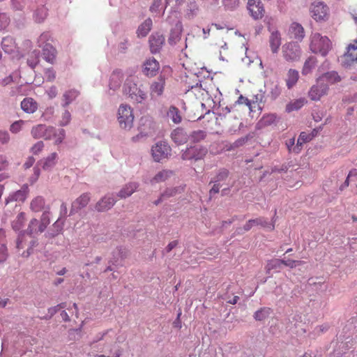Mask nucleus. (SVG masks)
<instances>
[{
	"mask_svg": "<svg viewBox=\"0 0 357 357\" xmlns=\"http://www.w3.org/2000/svg\"><path fill=\"white\" fill-rule=\"evenodd\" d=\"M206 136V132L202 130H197L192 132L190 135H189V138L193 142H199L205 139Z\"/></svg>",
	"mask_w": 357,
	"mask_h": 357,
	"instance_id": "obj_46",
	"label": "nucleus"
},
{
	"mask_svg": "<svg viewBox=\"0 0 357 357\" xmlns=\"http://www.w3.org/2000/svg\"><path fill=\"white\" fill-rule=\"evenodd\" d=\"M21 108L27 114H33L38 109V103L31 98H25L21 102Z\"/></svg>",
	"mask_w": 357,
	"mask_h": 357,
	"instance_id": "obj_29",
	"label": "nucleus"
},
{
	"mask_svg": "<svg viewBox=\"0 0 357 357\" xmlns=\"http://www.w3.org/2000/svg\"><path fill=\"white\" fill-rule=\"evenodd\" d=\"M66 307V303H61L58 304L56 306L51 307L47 310V314L44 317V319H51L57 312H59L61 309H63Z\"/></svg>",
	"mask_w": 357,
	"mask_h": 357,
	"instance_id": "obj_49",
	"label": "nucleus"
},
{
	"mask_svg": "<svg viewBox=\"0 0 357 357\" xmlns=\"http://www.w3.org/2000/svg\"><path fill=\"white\" fill-rule=\"evenodd\" d=\"M116 202V199L114 195L113 194H107L97 202L95 208L99 212L108 211Z\"/></svg>",
	"mask_w": 357,
	"mask_h": 357,
	"instance_id": "obj_14",
	"label": "nucleus"
},
{
	"mask_svg": "<svg viewBox=\"0 0 357 357\" xmlns=\"http://www.w3.org/2000/svg\"><path fill=\"white\" fill-rule=\"evenodd\" d=\"M328 89V84L320 81L318 77L317 84L313 85L309 91V97L312 100H319L323 96L326 94Z\"/></svg>",
	"mask_w": 357,
	"mask_h": 357,
	"instance_id": "obj_12",
	"label": "nucleus"
},
{
	"mask_svg": "<svg viewBox=\"0 0 357 357\" xmlns=\"http://www.w3.org/2000/svg\"><path fill=\"white\" fill-rule=\"evenodd\" d=\"M289 34L291 38L302 41L305 37L304 29L301 24L293 22L289 28Z\"/></svg>",
	"mask_w": 357,
	"mask_h": 357,
	"instance_id": "obj_22",
	"label": "nucleus"
},
{
	"mask_svg": "<svg viewBox=\"0 0 357 357\" xmlns=\"http://www.w3.org/2000/svg\"><path fill=\"white\" fill-rule=\"evenodd\" d=\"M302 49L296 41L285 43L282 46V56L289 63H294L300 61L302 56Z\"/></svg>",
	"mask_w": 357,
	"mask_h": 357,
	"instance_id": "obj_3",
	"label": "nucleus"
},
{
	"mask_svg": "<svg viewBox=\"0 0 357 357\" xmlns=\"http://www.w3.org/2000/svg\"><path fill=\"white\" fill-rule=\"evenodd\" d=\"M139 129L140 134L137 135L136 137H133L132 141L135 142L138 140V139L139 138V135L141 137H145L152 135L153 132H154L155 123L149 117H142L140 120Z\"/></svg>",
	"mask_w": 357,
	"mask_h": 357,
	"instance_id": "obj_11",
	"label": "nucleus"
},
{
	"mask_svg": "<svg viewBox=\"0 0 357 357\" xmlns=\"http://www.w3.org/2000/svg\"><path fill=\"white\" fill-rule=\"evenodd\" d=\"M47 208H50V206L45 204V199L42 196H37L30 203V208L35 213L44 211L47 210Z\"/></svg>",
	"mask_w": 357,
	"mask_h": 357,
	"instance_id": "obj_25",
	"label": "nucleus"
},
{
	"mask_svg": "<svg viewBox=\"0 0 357 357\" xmlns=\"http://www.w3.org/2000/svg\"><path fill=\"white\" fill-rule=\"evenodd\" d=\"M272 312V310L269 307H262L260 310L255 312L254 314V318L257 321H263L268 318Z\"/></svg>",
	"mask_w": 357,
	"mask_h": 357,
	"instance_id": "obj_42",
	"label": "nucleus"
},
{
	"mask_svg": "<svg viewBox=\"0 0 357 357\" xmlns=\"http://www.w3.org/2000/svg\"><path fill=\"white\" fill-rule=\"evenodd\" d=\"M8 254L7 247L4 244H2L0 246V264L5 262L8 258Z\"/></svg>",
	"mask_w": 357,
	"mask_h": 357,
	"instance_id": "obj_61",
	"label": "nucleus"
},
{
	"mask_svg": "<svg viewBox=\"0 0 357 357\" xmlns=\"http://www.w3.org/2000/svg\"><path fill=\"white\" fill-rule=\"evenodd\" d=\"M222 4L228 10H234L238 6L239 0H222Z\"/></svg>",
	"mask_w": 357,
	"mask_h": 357,
	"instance_id": "obj_58",
	"label": "nucleus"
},
{
	"mask_svg": "<svg viewBox=\"0 0 357 357\" xmlns=\"http://www.w3.org/2000/svg\"><path fill=\"white\" fill-rule=\"evenodd\" d=\"M183 190V188L181 187H174V188H169L166 189L162 194V197H165V199L174 197L178 193H181V192Z\"/></svg>",
	"mask_w": 357,
	"mask_h": 357,
	"instance_id": "obj_51",
	"label": "nucleus"
},
{
	"mask_svg": "<svg viewBox=\"0 0 357 357\" xmlns=\"http://www.w3.org/2000/svg\"><path fill=\"white\" fill-rule=\"evenodd\" d=\"M54 134H56V128L46 124L36 125L31 130V135L34 139L48 140L52 139Z\"/></svg>",
	"mask_w": 357,
	"mask_h": 357,
	"instance_id": "obj_6",
	"label": "nucleus"
},
{
	"mask_svg": "<svg viewBox=\"0 0 357 357\" xmlns=\"http://www.w3.org/2000/svg\"><path fill=\"white\" fill-rule=\"evenodd\" d=\"M310 13L314 20L324 21L328 17V8L323 2L315 1L311 5Z\"/></svg>",
	"mask_w": 357,
	"mask_h": 357,
	"instance_id": "obj_9",
	"label": "nucleus"
},
{
	"mask_svg": "<svg viewBox=\"0 0 357 357\" xmlns=\"http://www.w3.org/2000/svg\"><path fill=\"white\" fill-rule=\"evenodd\" d=\"M123 93L137 103L142 102L147 97L143 86H137V78L132 75L126 78L123 86Z\"/></svg>",
	"mask_w": 357,
	"mask_h": 357,
	"instance_id": "obj_1",
	"label": "nucleus"
},
{
	"mask_svg": "<svg viewBox=\"0 0 357 357\" xmlns=\"http://www.w3.org/2000/svg\"><path fill=\"white\" fill-rule=\"evenodd\" d=\"M247 8L255 20L261 19L264 15L265 9L261 0H248Z\"/></svg>",
	"mask_w": 357,
	"mask_h": 357,
	"instance_id": "obj_10",
	"label": "nucleus"
},
{
	"mask_svg": "<svg viewBox=\"0 0 357 357\" xmlns=\"http://www.w3.org/2000/svg\"><path fill=\"white\" fill-rule=\"evenodd\" d=\"M306 102V100L305 98H299L297 100H295L286 106V111L287 112H291L294 110H298L301 109Z\"/></svg>",
	"mask_w": 357,
	"mask_h": 357,
	"instance_id": "obj_40",
	"label": "nucleus"
},
{
	"mask_svg": "<svg viewBox=\"0 0 357 357\" xmlns=\"http://www.w3.org/2000/svg\"><path fill=\"white\" fill-rule=\"evenodd\" d=\"M39 220L36 218H33L29 223L28 228L26 232L30 235L33 234H38L39 232Z\"/></svg>",
	"mask_w": 357,
	"mask_h": 357,
	"instance_id": "obj_44",
	"label": "nucleus"
},
{
	"mask_svg": "<svg viewBox=\"0 0 357 357\" xmlns=\"http://www.w3.org/2000/svg\"><path fill=\"white\" fill-rule=\"evenodd\" d=\"M282 260H283L282 264L286 266H288L291 268H293L298 266H301L304 264L303 261L292 260V259H287V260L282 259Z\"/></svg>",
	"mask_w": 357,
	"mask_h": 357,
	"instance_id": "obj_59",
	"label": "nucleus"
},
{
	"mask_svg": "<svg viewBox=\"0 0 357 357\" xmlns=\"http://www.w3.org/2000/svg\"><path fill=\"white\" fill-rule=\"evenodd\" d=\"M63 225V221L61 220V218H59L58 220L52 225V227L51 229L52 232L50 234L52 236L59 234L62 230Z\"/></svg>",
	"mask_w": 357,
	"mask_h": 357,
	"instance_id": "obj_52",
	"label": "nucleus"
},
{
	"mask_svg": "<svg viewBox=\"0 0 357 357\" xmlns=\"http://www.w3.org/2000/svg\"><path fill=\"white\" fill-rule=\"evenodd\" d=\"M178 13L176 11H172L167 18V21L172 24L175 22V26L171 30L170 36L168 38V43L171 45H176L181 37V33L183 31V25L181 22L178 20Z\"/></svg>",
	"mask_w": 357,
	"mask_h": 357,
	"instance_id": "obj_5",
	"label": "nucleus"
},
{
	"mask_svg": "<svg viewBox=\"0 0 357 357\" xmlns=\"http://www.w3.org/2000/svg\"><path fill=\"white\" fill-rule=\"evenodd\" d=\"M269 45L271 52L277 54L281 45V35L278 30H273L269 37Z\"/></svg>",
	"mask_w": 357,
	"mask_h": 357,
	"instance_id": "obj_24",
	"label": "nucleus"
},
{
	"mask_svg": "<svg viewBox=\"0 0 357 357\" xmlns=\"http://www.w3.org/2000/svg\"><path fill=\"white\" fill-rule=\"evenodd\" d=\"M1 47L7 54L14 52L16 48V44L14 39L10 36H6L3 38L1 42Z\"/></svg>",
	"mask_w": 357,
	"mask_h": 357,
	"instance_id": "obj_36",
	"label": "nucleus"
},
{
	"mask_svg": "<svg viewBox=\"0 0 357 357\" xmlns=\"http://www.w3.org/2000/svg\"><path fill=\"white\" fill-rule=\"evenodd\" d=\"M167 116L174 123H179L181 121V116L179 114L178 109L174 107L171 106L167 112Z\"/></svg>",
	"mask_w": 357,
	"mask_h": 357,
	"instance_id": "obj_41",
	"label": "nucleus"
},
{
	"mask_svg": "<svg viewBox=\"0 0 357 357\" xmlns=\"http://www.w3.org/2000/svg\"><path fill=\"white\" fill-rule=\"evenodd\" d=\"M47 10L45 7L38 8L34 13V19L37 22H42L46 18Z\"/></svg>",
	"mask_w": 357,
	"mask_h": 357,
	"instance_id": "obj_50",
	"label": "nucleus"
},
{
	"mask_svg": "<svg viewBox=\"0 0 357 357\" xmlns=\"http://www.w3.org/2000/svg\"><path fill=\"white\" fill-rule=\"evenodd\" d=\"M317 63V59L314 56H309L304 62L301 73L303 75H307L312 72Z\"/></svg>",
	"mask_w": 357,
	"mask_h": 357,
	"instance_id": "obj_34",
	"label": "nucleus"
},
{
	"mask_svg": "<svg viewBox=\"0 0 357 357\" xmlns=\"http://www.w3.org/2000/svg\"><path fill=\"white\" fill-rule=\"evenodd\" d=\"M39 52L38 50H34L32 52L31 54V58L27 59L28 65L31 68H34L39 61Z\"/></svg>",
	"mask_w": 357,
	"mask_h": 357,
	"instance_id": "obj_54",
	"label": "nucleus"
},
{
	"mask_svg": "<svg viewBox=\"0 0 357 357\" xmlns=\"http://www.w3.org/2000/svg\"><path fill=\"white\" fill-rule=\"evenodd\" d=\"M277 121V116L275 114H264L257 122L256 128L257 129H262L267 126L275 124Z\"/></svg>",
	"mask_w": 357,
	"mask_h": 357,
	"instance_id": "obj_26",
	"label": "nucleus"
},
{
	"mask_svg": "<svg viewBox=\"0 0 357 357\" xmlns=\"http://www.w3.org/2000/svg\"><path fill=\"white\" fill-rule=\"evenodd\" d=\"M39 221V232L42 233L50 223V208H47V210L43 211Z\"/></svg>",
	"mask_w": 357,
	"mask_h": 357,
	"instance_id": "obj_38",
	"label": "nucleus"
},
{
	"mask_svg": "<svg viewBox=\"0 0 357 357\" xmlns=\"http://www.w3.org/2000/svg\"><path fill=\"white\" fill-rule=\"evenodd\" d=\"M79 96V91L75 89H70L64 92L62 96L61 106L66 108L72 103Z\"/></svg>",
	"mask_w": 357,
	"mask_h": 357,
	"instance_id": "obj_30",
	"label": "nucleus"
},
{
	"mask_svg": "<svg viewBox=\"0 0 357 357\" xmlns=\"http://www.w3.org/2000/svg\"><path fill=\"white\" fill-rule=\"evenodd\" d=\"M153 22L151 18L146 19L139 26L137 30L138 37H145L151 30Z\"/></svg>",
	"mask_w": 357,
	"mask_h": 357,
	"instance_id": "obj_33",
	"label": "nucleus"
},
{
	"mask_svg": "<svg viewBox=\"0 0 357 357\" xmlns=\"http://www.w3.org/2000/svg\"><path fill=\"white\" fill-rule=\"evenodd\" d=\"M117 121L121 128L130 130L133 126L134 114L131 107L121 104L117 110Z\"/></svg>",
	"mask_w": 357,
	"mask_h": 357,
	"instance_id": "obj_4",
	"label": "nucleus"
},
{
	"mask_svg": "<svg viewBox=\"0 0 357 357\" xmlns=\"http://www.w3.org/2000/svg\"><path fill=\"white\" fill-rule=\"evenodd\" d=\"M283 260L279 259H273L268 261L266 269L270 271L273 269L280 268L282 264Z\"/></svg>",
	"mask_w": 357,
	"mask_h": 357,
	"instance_id": "obj_55",
	"label": "nucleus"
},
{
	"mask_svg": "<svg viewBox=\"0 0 357 357\" xmlns=\"http://www.w3.org/2000/svg\"><path fill=\"white\" fill-rule=\"evenodd\" d=\"M208 150L206 147L201 146H193L187 148L181 153L183 160H198L204 158L207 153Z\"/></svg>",
	"mask_w": 357,
	"mask_h": 357,
	"instance_id": "obj_8",
	"label": "nucleus"
},
{
	"mask_svg": "<svg viewBox=\"0 0 357 357\" xmlns=\"http://www.w3.org/2000/svg\"><path fill=\"white\" fill-rule=\"evenodd\" d=\"M170 137L176 144L181 145L188 142L189 135L183 128L178 127L172 131Z\"/></svg>",
	"mask_w": 357,
	"mask_h": 357,
	"instance_id": "obj_17",
	"label": "nucleus"
},
{
	"mask_svg": "<svg viewBox=\"0 0 357 357\" xmlns=\"http://www.w3.org/2000/svg\"><path fill=\"white\" fill-rule=\"evenodd\" d=\"M159 68V63L154 58H149L144 61L142 72L147 77H153L158 73Z\"/></svg>",
	"mask_w": 357,
	"mask_h": 357,
	"instance_id": "obj_16",
	"label": "nucleus"
},
{
	"mask_svg": "<svg viewBox=\"0 0 357 357\" xmlns=\"http://www.w3.org/2000/svg\"><path fill=\"white\" fill-rule=\"evenodd\" d=\"M10 22V19L5 13L0 14V30L4 29Z\"/></svg>",
	"mask_w": 357,
	"mask_h": 357,
	"instance_id": "obj_62",
	"label": "nucleus"
},
{
	"mask_svg": "<svg viewBox=\"0 0 357 357\" xmlns=\"http://www.w3.org/2000/svg\"><path fill=\"white\" fill-rule=\"evenodd\" d=\"M173 174V172L170 170L162 169L158 172L151 180L150 183L154 185L161 182H165Z\"/></svg>",
	"mask_w": 357,
	"mask_h": 357,
	"instance_id": "obj_31",
	"label": "nucleus"
},
{
	"mask_svg": "<svg viewBox=\"0 0 357 357\" xmlns=\"http://www.w3.org/2000/svg\"><path fill=\"white\" fill-rule=\"evenodd\" d=\"M25 220V213L23 212L20 213L12 223L13 229L15 231L21 229L24 224Z\"/></svg>",
	"mask_w": 357,
	"mask_h": 357,
	"instance_id": "obj_43",
	"label": "nucleus"
},
{
	"mask_svg": "<svg viewBox=\"0 0 357 357\" xmlns=\"http://www.w3.org/2000/svg\"><path fill=\"white\" fill-rule=\"evenodd\" d=\"M123 79V73L121 70L116 69L114 70L109 78V94L112 96L113 93L110 92V91H115L121 85L122 81Z\"/></svg>",
	"mask_w": 357,
	"mask_h": 357,
	"instance_id": "obj_15",
	"label": "nucleus"
},
{
	"mask_svg": "<svg viewBox=\"0 0 357 357\" xmlns=\"http://www.w3.org/2000/svg\"><path fill=\"white\" fill-rule=\"evenodd\" d=\"M139 184L137 182H129L126 183L117 193V197L120 199H126L131 196L139 188Z\"/></svg>",
	"mask_w": 357,
	"mask_h": 357,
	"instance_id": "obj_21",
	"label": "nucleus"
},
{
	"mask_svg": "<svg viewBox=\"0 0 357 357\" xmlns=\"http://www.w3.org/2000/svg\"><path fill=\"white\" fill-rule=\"evenodd\" d=\"M72 116L68 109H65L61 115V118L59 122V125L60 126H68L71 121Z\"/></svg>",
	"mask_w": 357,
	"mask_h": 357,
	"instance_id": "obj_48",
	"label": "nucleus"
},
{
	"mask_svg": "<svg viewBox=\"0 0 357 357\" xmlns=\"http://www.w3.org/2000/svg\"><path fill=\"white\" fill-rule=\"evenodd\" d=\"M25 121L23 120L15 121L10 125L9 130L13 134H17L22 130Z\"/></svg>",
	"mask_w": 357,
	"mask_h": 357,
	"instance_id": "obj_53",
	"label": "nucleus"
},
{
	"mask_svg": "<svg viewBox=\"0 0 357 357\" xmlns=\"http://www.w3.org/2000/svg\"><path fill=\"white\" fill-rule=\"evenodd\" d=\"M299 79V73L297 70L290 68L287 73L286 85L289 89L294 87Z\"/></svg>",
	"mask_w": 357,
	"mask_h": 357,
	"instance_id": "obj_32",
	"label": "nucleus"
},
{
	"mask_svg": "<svg viewBox=\"0 0 357 357\" xmlns=\"http://www.w3.org/2000/svg\"><path fill=\"white\" fill-rule=\"evenodd\" d=\"M167 6L166 0H153L151 6H150L149 10L152 13H159L160 11L164 13V10Z\"/></svg>",
	"mask_w": 357,
	"mask_h": 357,
	"instance_id": "obj_39",
	"label": "nucleus"
},
{
	"mask_svg": "<svg viewBox=\"0 0 357 357\" xmlns=\"http://www.w3.org/2000/svg\"><path fill=\"white\" fill-rule=\"evenodd\" d=\"M10 141V135L8 131L0 130V142L2 144H6Z\"/></svg>",
	"mask_w": 357,
	"mask_h": 357,
	"instance_id": "obj_64",
	"label": "nucleus"
},
{
	"mask_svg": "<svg viewBox=\"0 0 357 357\" xmlns=\"http://www.w3.org/2000/svg\"><path fill=\"white\" fill-rule=\"evenodd\" d=\"M91 197L89 193H83L77 197L71 204L70 215H72L86 207L90 201Z\"/></svg>",
	"mask_w": 357,
	"mask_h": 357,
	"instance_id": "obj_13",
	"label": "nucleus"
},
{
	"mask_svg": "<svg viewBox=\"0 0 357 357\" xmlns=\"http://www.w3.org/2000/svg\"><path fill=\"white\" fill-rule=\"evenodd\" d=\"M165 43V37L158 33L152 34L149 38L150 50L153 54L158 52Z\"/></svg>",
	"mask_w": 357,
	"mask_h": 357,
	"instance_id": "obj_18",
	"label": "nucleus"
},
{
	"mask_svg": "<svg viewBox=\"0 0 357 357\" xmlns=\"http://www.w3.org/2000/svg\"><path fill=\"white\" fill-rule=\"evenodd\" d=\"M228 175H229L228 170H227L225 169H220L219 172H218L217 175L211 179L210 183H220L221 182H222L227 179V178L228 177Z\"/></svg>",
	"mask_w": 357,
	"mask_h": 357,
	"instance_id": "obj_47",
	"label": "nucleus"
},
{
	"mask_svg": "<svg viewBox=\"0 0 357 357\" xmlns=\"http://www.w3.org/2000/svg\"><path fill=\"white\" fill-rule=\"evenodd\" d=\"M66 136V131L63 128L56 129V134L53 135L55 137V144H59L62 143Z\"/></svg>",
	"mask_w": 357,
	"mask_h": 357,
	"instance_id": "obj_56",
	"label": "nucleus"
},
{
	"mask_svg": "<svg viewBox=\"0 0 357 357\" xmlns=\"http://www.w3.org/2000/svg\"><path fill=\"white\" fill-rule=\"evenodd\" d=\"M51 39V35L48 32H44L40 34L38 39V45L43 47L45 43H49L48 41Z\"/></svg>",
	"mask_w": 357,
	"mask_h": 357,
	"instance_id": "obj_57",
	"label": "nucleus"
},
{
	"mask_svg": "<svg viewBox=\"0 0 357 357\" xmlns=\"http://www.w3.org/2000/svg\"><path fill=\"white\" fill-rule=\"evenodd\" d=\"M314 134H307L305 132H303L300 134L298 139L297 140V144L295 147H294V152L299 153L301 150V146L303 144L307 142L312 140L314 137Z\"/></svg>",
	"mask_w": 357,
	"mask_h": 357,
	"instance_id": "obj_37",
	"label": "nucleus"
},
{
	"mask_svg": "<svg viewBox=\"0 0 357 357\" xmlns=\"http://www.w3.org/2000/svg\"><path fill=\"white\" fill-rule=\"evenodd\" d=\"M319 78L320 81H322L324 83L327 84L328 85L329 84H334L341 80L340 75L335 71H330L326 73L319 77Z\"/></svg>",
	"mask_w": 357,
	"mask_h": 357,
	"instance_id": "obj_35",
	"label": "nucleus"
},
{
	"mask_svg": "<svg viewBox=\"0 0 357 357\" xmlns=\"http://www.w3.org/2000/svg\"><path fill=\"white\" fill-rule=\"evenodd\" d=\"M254 222V226L255 225H260L263 227L267 228L269 230H273L275 228L274 224L269 222L266 218H258L256 219H252Z\"/></svg>",
	"mask_w": 357,
	"mask_h": 357,
	"instance_id": "obj_45",
	"label": "nucleus"
},
{
	"mask_svg": "<svg viewBox=\"0 0 357 357\" xmlns=\"http://www.w3.org/2000/svg\"><path fill=\"white\" fill-rule=\"evenodd\" d=\"M57 158L58 155L56 153H52L50 155L41 160L39 163L44 170L50 171L56 165Z\"/></svg>",
	"mask_w": 357,
	"mask_h": 357,
	"instance_id": "obj_27",
	"label": "nucleus"
},
{
	"mask_svg": "<svg viewBox=\"0 0 357 357\" xmlns=\"http://www.w3.org/2000/svg\"><path fill=\"white\" fill-rule=\"evenodd\" d=\"M355 61H357V46L350 45L347 52L342 57V62L344 66H349Z\"/></svg>",
	"mask_w": 357,
	"mask_h": 357,
	"instance_id": "obj_19",
	"label": "nucleus"
},
{
	"mask_svg": "<svg viewBox=\"0 0 357 357\" xmlns=\"http://www.w3.org/2000/svg\"><path fill=\"white\" fill-rule=\"evenodd\" d=\"M170 153L171 148L165 142H158L151 148V155L155 162L167 158Z\"/></svg>",
	"mask_w": 357,
	"mask_h": 357,
	"instance_id": "obj_7",
	"label": "nucleus"
},
{
	"mask_svg": "<svg viewBox=\"0 0 357 357\" xmlns=\"http://www.w3.org/2000/svg\"><path fill=\"white\" fill-rule=\"evenodd\" d=\"M42 49L43 59L48 63H53L56 54L55 48L50 43H45Z\"/></svg>",
	"mask_w": 357,
	"mask_h": 357,
	"instance_id": "obj_28",
	"label": "nucleus"
},
{
	"mask_svg": "<svg viewBox=\"0 0 357 357\" xmlns=\"http://www.w3.org/2000/svg\"><path fill=\"white\" fill-rule=\"evenodd\" d=\"M165 86V79L160 75L156 80L153 81L150 86V92L152 96H159L163 93Z\"/></svg>",
	"mask_w": 357,
	"mask_h": 357,
	"instance_id": "obj_23",
	"label": "nucleus"
},
{
	"mask_svg": "<svg viewBox=\"0 0 357 357\" xmlns=\"http://www.w3.org/2000/svg\"><path fill=\"white\" fill-rule=\"evenodd\" d=\"M44 148V143L42 141H38L31 148V152L34 155L39 154Z\"/></svg>",
	"mask_w": 357,
	"mask_h": 357,
	"instance_id": "obj_60",
	"label": "nucleus"
},
{
	"mask_svg": "<svg viewBox=\"0 0 357 357\" xmlns=\"http://www.w3.org/2000/svg\"><path fill=\"white\" fill-rule=\"evenodd\" d=\"M28 190V186L24 185L20 190L10 194L6 198V204H8L13 202H24L27 197Z\"/></svg>",
	"mask_w": 357,
	"mask_h": 357,
	"instance_id": "obj_20",
	"label": "nucleus"
},
{
	"mask_svg": "<svg viewBox=\"0 0 357 357\" xmlns=\"http://www.w3.org/2000/svg\"><path fill=\"white\" fill-rule=\"evenodd\" d=\"M45 77L48 82H53L56 78V73L52 68H47L45 71Z\"/></svg>",
	"mask_w": 357,
	"mask_h": 357,
	"instance_id": "obj_63",
	"label": "nucleus"
},
{
	"mask_svg": "<svg viewBox=\"0 0 357 357\" xmlns=\"http://www.w3.org/2000/svg\"><path fill=\"white\" fill-rule=\"evenodd\" d=\"M309 47L312 52L326 56L331 49V42L327 36L312 32L310 36Z\"/></svg>",
	"mask_w": 357,
	"mask_h": 357,
	"instance_id": "obj_2",
	"label": "nucleus"
}]
</instances>
